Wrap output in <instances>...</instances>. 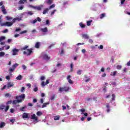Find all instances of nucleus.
I'll use <instances>...</instances> for the list:
<instances>
[{"label": "nucleus", "instance_id": "1", "mask_svg": "<svg viewBox=\"0 0 130 130\" xmlns=\"http://www.w3.org/2000/svg\"><path fill=\"white\" fill-rule=\"evenodd\" d=\"M16 21H21V18L19 17H16L12 20V22H6L4 23H2L3 20H2V17L0 16V24L1 26H7V27H11L14 23H15Z\"/></svg>", "mask_w": 130, "mask_h": 130}, {"label": "nucleus", "instance_id": "2", "mask_svg": "<svg viewBox=\"0 0 130 130\" xmlns=\"http://www.w3.org/2000/svg\"><path fill=\"white\" fill-rule=\"evenodd\" d=\"M10 109V106H6L4 104L0 105V110H4L5 109V112H7L8 110Z\"/></svg>", "mask_w": 130, "mask_h": 130}, {"label": "nucleus", "instance_id": "3", "mask_svg": "<svg viewBox=\"0 0 130 130\" xmlns=\"http://www.w3.org/2000/svg\"><path fill=\"white\" fill-rule=\"evenodd\" d=\"M27 51L28 52L26 51H23V54H26L27 56H29L30 54H31L32 52H33V51H32V49H27Z\"/></svg>", "mask_w": 130, "mask_h": 130}, {"label": "nucleus", "instance_id": "4", "mask_svg": "<svg viewBox=\"0 0 130 130\" xmlns=\"http://www.w3.org/2000/svg\"><path fill=\"white\" fill-rule=\"evenodd\" d=\"M25 97H26V95H25V94L22 93V94H21V95H20L19 96H16V100H18L20 99H22V100H21L22 101V100H24V99H25Z\"/></svg>", "mask_w": 130, "mask_h": 130}, {"label": "nucleus", "instance_id": "5", "mask_svg": "<svg viewBox=\"0 0 130 130\" xmlns=\"http://www.w3.org/2000/svg\"><path fill=\"white\" fill-rule=\"evenodd\" d=\"M42 56L43 59H45V60H49V59H50V57L48 56V55L46 54H43Z\"/></svg>", "mask_w": 130, "mask_h": 130}, {"label": "nucleus", "instance_id": "6", "mask_svg": "<svg viewBox=\"0 0 130 130\" xmlns=\"http://www.w3.org/2000/svg\"><path fill=\"white\" fill-rule=\"evenodd\" d=\"M48 84H49V80H47L46 83L44 81H42L41 85L42 87H45V86H46V85H48Z\"/></svg>", "mask_w": 130, "mask_h": 130}, {"label": "nucleus", "instance_id": "7", "mask_svg": "<svg viewBox=\"0 0 130 130\" xmlns=\"http://www.w3.org/2000/svg\"><path fill=\"white\" fill-rule=\"evenodd\" d=\"M12 55H17V54L19 52V49L14 48L12 50Z\"/></svg>", "mask_w": 130, "mask_h": 130}, {"label": "nucleus", "instance_id": "8", "mask_svg": "<svg viewBox=\"0 0 130 130\" xmlns=\"http://www.w3.org/2000/svg\"><path fill=\"white\" fill-rule=\"evenodd\" d=\"M30 119H33L34 120H35V121H37L38 120V117L36 116L35 114H34L32 115H31Z\"/></svg>", "mask_w": 130, "mask_h": 130}, {"label": "nucleus", "instance_id": "9", "mask_svg": "<svg viewBox=\"0 0 130 130\" xmlns=\"http://www.w3.org/2000/svg\"><path fill=\"white\" fill-rule=\"evenodd\" d=\"M21 102H22V100H14V101H13L12 104L16 105L17 103H21Z\"/></svg>", "mask_w": 130, "mask_h": 130}, {"label": "nucleus", "instance_id": "10", "mask_svg": "<svg viewBox=\"0 0 130 130\" xmlns=\"http://www.w3.org/2000/svg\"><path fill=\"white\" fill-rule=\"evenodd\" d=\"M40 31L43 32V33H47V32H48V29L47 27H45L44 28H41Z\"/></svg>", "mask_w": 130, "mask_h": 130}, {"label": "nucleus", "instance_id": "11", "mask_svg": "<svg viewBox=\"0 0 130 130\" xmlns=\"http://www.w3.org/2000/svg\"><path fill=\"white\" fill-rule=\"evenodd\" d=\"M23 118H30V117H29V114L27 113H24L22 115Z\"/></svg>", "mask_w": 130, "mask_h": 130}, {"label": "nucleus", "instance_id": "12", "mask_svg": "<svg viewBox=\"0 0 130 130\" xmlns=\"http://www.w3.org/2000/svg\"><path fill=\"white\" fill-rule=\"evenodd\" d=\"M8 88H11V87H14V83L12 82H8L7 84Z\"/></svg>", "mask_w": 130, "mask_h": 130}, {"label": "nucleus", "instance_id": "13", "mask_svg": "<svg viewBox=\"0 0 130 130\" xmlns=\"http://www.w3.org/2000/svg\"><path fill=\"white\" fill-rule=\"evenodd\" d=\"M46 4L47 5H51L53 3V0H47L45 1Z\"/></svg>", "mask_w": 130, "mask_h": 130}, {"label": "nucleus", "instance_id": "14", "mask_svg": "<svg viewBox=\"0 0 130 130\" xmlns=\"http://www.w3.org/2000/svg\"><path fill=\"white\" fill-rule=\"evenodd\" d=\"M82 37L84 38V39H89V36L87 34L82 35Z\"/></svg>", "mask_w": 130, "mask_h": 130}, {"label": "nucleus", "instance_id": "15", "mask_svg": "<svg viewBox=\"0 0 130 130\" xmlns=\"http://www.w3.org/2000/svg\"><path fill=\"white\" fill-rule=\"evenodd\" d=\"M48 11H49V8H46L45 10H44V11L43 12V15L46 14V13H47L48 12Z\"/></svg>", "mask_w": 130, "mask_h": 130}, {"label": "nucleus", "instance_id": "16", "mask_svg": "<svg viewBox=\"0 0 130 130\" xmlns=\"http://www.w3.org/2000/svg\"><path fill=\"white\" fill-rule=\"evenodd\" d=\"M79 26L81 27V28H85L86 27V25L84 24V23H83V22H80L79 23Z\"/></svg>", "mask_w": 130, "mask_h": 130}, {"label": "nucleus", "instance_id": "17", "mask_svg": "<svg viewBox=\"0 0 130 130\" xmlns=\"http://www.w3.org/2000/svg\"><path fill=\"white\" fill-rule=\"evenodd\" d=\"M35 47L36 48H39L40 47V43L39 42H37L35 44Z\"/></svg>", "mask_w": 130, "mask_h": 130}, {"label": "nucleus", "instance_id": "18", "mask_svg": "<svg viewBox=\"0 0 130 130\" xmlns=\"http://www.w3.org/2000/svg\"><path fill=\"white\" fill-rule=\"evenodd\" d=\"M18 66H19V64L16 63L12 66V68L15 70H16V68H17V67H18Z\"/></svg>", "mask_w": 130, "mask_h": 130}, {"label": "nucleus", "instance_id": "19", "mask_svg": "<svg viewBox=\"0 0 130 130\" xmlns=\"http://www.w3.org/2000/svg\"><path fill=\"white\" fill-rule=\"evenodd\" d=\"M5 125H6V123L4 122H2L0 124V128H3V127H4V126H5Z\"/></svg>", "mask_w": 130, "mask_h": 130}, {"label": "nucleus", "instance_id": "20", "mask_svg": "<svg viewBox=\"0 0 130 130\" xmlns=\"http://www.w3.org/2000/svg\"><path fill=\"white\" fill-rule=\"evenodd\" d=\"M6 19L8 20V21H11V20H13V17H11L10 16H7L6 17Z\"/></svg>", "mask_w": 130, "mask_h": 130}, {"label": "nucleus", "instance_id": "21", "mask_svg": "<svg viewBox=\"0 0 130 130\" xmlns=\"http://www.w3.org/2000/svg\"><path fill=\"white\" fill-rule=\"evenodd\" d=\"M22 79H23V76L22 75H19L16 78V80H21Z\"/></svg>", "mask_w": 130, "mask_h": 130}, {"label": "nucleus", "instance_id": "22", "mask_svg": "<svg viewBox=\"0 0 130 130\" xmlns=\"http://www.w3.org/2000/svg\"><path fill=\"white\" fill-rule=\"evenodd\" d=\"M64 91L65 92H68V91H69V90H70V87H69V86H64Z\"/></svg>", "mask_w": 130, "mask_h": 130}, {"label": "nucleus", "instance_id": "23", "mask_svg": "<svg viewBox=\"0 0 130 130\" xmlns=\"http://www.w3.org/2000/svg\"><path fill=\"white\" fill-rule=\"evenodd\" d=\"M49 102L44 103L42 105V108H44V107H46L47 105H49Z\"/></svg>", "mask_w": 130, "mask_h": 130}, {"label": "nucleus", "instance_id": "24", "mask_svg": "<svg viewBox=\"0 0 130 130\" xmlns=\"http://www.w3.org/2000/svg\"><path fill=\"white\" fill-rule=\"evenodd\" d=\"M93 22V20H88L87 21V25L91 26V23Z\"/></svg>", "mask_w": 130, "mask_h": 130}, {"label": "nucleus", "instance_id": "25", "mask_svg": "<svg viewBox=\"0 0 130 130\" xmlns=\"http://www.w3.org/2000/svg\"><path fill=\"white\" fill-rule=\"evenodd\" d=\"M42 114L43 113H42V112L41 111H38L37 113V115H38V116H41Z\"/></svg>", "mask_w": 130, "mask_h": 130}, {"label": "nucleus", "instance_id": "26", "mask_svg": "<svg viewBox=\"0 0 130 130\" xmlns=\"http://www.w3.org/2000/svg\"><path fill=\"white\" fill-rule=\"evenodd\" d=\"M35 10H38V11H41V7L40 6H35Z\"/></svg>", "mask_w": 130, "mask_h": 130}, {"label": "nucleus", "instance_id": "27", "mask_svg": "<svg viewBox=\"0 0 130 130\" xmlns=\"http://www.w3.org/2000/svg\"><path fill=\"white\" fill-rule=\"evenodd\" d=\"M59 118H60V116H56L54 118V120H59Z\"/></svg>", "mask_w": 130, "mask_h": 130}, {"label": "nucleus", "instance_id": "28", "mask_svg": "<svg viewBox=\"0 0 130 130\" xmlns=\"http://www.w3.org/2000/svg\"><path fill=\"white\" fill-rule=\"evenodd\" d=\"M115 101V94H113L112 95L111 101Z\"/></svg>", "mask_w": 130, "mask_h": 130}, {"label": "nucleus", "instance_id": "29", "mask_svg": "<svg viewBox=\"0 0 130 130\" xmlns=\"http://www.w3.org/2000/svg\"><path fill=\"white\" fill-rule=\"evenodd\" d=\"M116 73H117V71H116L111 72V76H115V75H116Z\"/></svg>", "mask_w": 130, "mask_h": 130}, {"label": "nucleus", "instance_id": "30", "mask_svg": "<svg viewBox=\"0 0 130 130\" xmlns=\"http://www.w3.org/2000/svg\"><path fill=\"white\" fill-rule=\"evenodd\" d=\"M5 39H6V37L1 36L0 37V42H2V41H3V40H5Z\"/></svg>", "mask_w": 130, "mask_h": 130}, {"label": "nucleus", "instance_id": "31", "mask_svg": "<svg viewBox=\"0 0 130 130\" xmlns=\"http://www.w3.org/2000/svg\"><path fill=\"white\" fill-rule=\"evenodd\" d=\"M26 108H27V106H25L24 107L21 108L20 109V111H24V110H25V109H26Z\"/></svg>", "mask_w": 130, "mask_h": 130}, {"label": "nucleus", "instance_id": "32", "mask_svg": "<svg viewBox=\"0 0 130 130\" xmlns=\"http://www.w3.org/2000/svg\"><path fill=\"white\" fill-rule=\"evenodd\" d=\"M55 4H53L49 7V10H50L51 9H53V8H55Z\"/></svg>", "mask_w": 130, "mask_h": 130}, {"label": "nucleus", "instance_id": "33", "mask_svg": "<svg viewBox=\"0 0 130 130\" xmlns=\"http://www.w3.org/2000/svg\"><path fill=\"white\" fill-rule=\"evenodd\" d=\"M104 17H105V13H102L100 15V19H103V18H104Z\"/></svg>", "mask_w": 130, "mask_h": 130}, {"label": "nucleus", "instance_id": "34", "mask_svg": "<svg viewBox=\"0 0 130 130\" xmlns=\"http://www.w3.org/2000/svg\"><path fill=\"white\" fill-rule=\"evenodd\" d=\"M40 80L41 81H44V80H45V76H41Z\"/></svg>", "mask_w": 130, "mask_h": 130}, {"label": "nucleus", "instance_id": "35", "mask_svg": "<svg viewBox=\"0 0 130 130\" xmlns=\"http://www.w3.org/2000/svg\"><path fill=\"white\" fill-rule=\"evenodd\" d=\"M14 71H15L13 68H10L9 70V72L10 73V74H12V73H13V72H14Z\"/></svg>", "mask_w": 130, "mask_h": 130}, {"label": "nucleus", "instance_id": "36", "mask_svg": "<svg viewBox=\"0 0 130 130\" xmlns=\"http://www.w3.org/2000/svg\"><path fill=\"white\" fill-rule=\"evenodd\" d=\"M82 72V71L81 70H78V71L77 72V75H81Z\"/></svg>", "mask_w": 130, "mask_h": 130}, {"label": "nucleus", "instance_id": "37", "mask_svg": "<svg viewBox=\"0 0 130 130\" xmlns=\"http://www.w3.org/2000/svg\"><path fill=\"white\" fill-rule=\"evenodd\" d=\"M68 82L69 83V84H71V85H73V84H74V81L72 80V79H69L68 80Z\"/></svg>", "mask_w": 130, "mask_h": 130}, {"label": "nucleus", "instance_id": "38", "mask_svg": "<svg viewBox=\"0 0 130 130\" xmlns=\"http://www.w3.org/2000/svg\"><path fill=\"white\" fill-rule=\"evenodd\" d=\"M5 54H6V53H5V52H0V56H5Z\"/></svg>", "mask_w": 130, "mask_h": 130}, {"label": "nucleus", "instance_id": "39", "mask_svg": "<svg viewBox=\"0 0 130 130\" xmlns=\"http://www.w3.org/2000/svg\"><path fill=\"white\" fill-rule=\"evenodd\" d=\"M34 13H33V12L29 11L27 12V15H29V16H32Z\"/></svg>", "mask_w": 130, "mask_h": 130}, {"label": "nucleus", "instance_id": "40", "mask_svg": "<svg viewBox=\"0 0 130 130\" xmlns=\"http://www.w3.org/2000/svg\"><path fill=\"white\" fill-rule=\"evenodd\" d=\"M63 91H64V87H60L59 88V92H62Z\"/></svg>", "mask_w": 130, "mask_h": 130}, {"label": "nucleus", "instance_id": "41", "mask_svg": "<svg viewBox=\"0 0 130 130\" xmlns=\"http://www.w3.org/2000/svg\"><path fill=\"white\" fill-rule=\"evenodd\" d=\"M121 68H122V67L121 65H117V70H121Z\"/></svg>", "mask_w": 130, "mask_h": 130}, {"label": "nucleus", "instance_id": "42", "mask_svg": "<svg viewBox=\"0 0 130 130\" xmlns=\"http://www.w3.org/2000/svg\"><path fill=\"white\" fill-rule=\"evenodd\" d=\"M28 47H29V46H25L24 47H23V48H22V50H26L27 48H28Z\"/></svg>", "mask_w": 130, "mask_h": 130}, {"label": "nucleus", "instance_id": "43", "mask_svg": "<svg viewBox=\"0 0 130 130\" xmlns=\"http://www.w3.org/2000/svg\"><path fill=\"white\" fill-rule=\"evenodd\" d=\"M19 5H23L24 4V1L23 0H20L19 2Z\"/></svg>", "mask_w": 130, "mask_h": 130}, {"label": "nucleus", "instance_id": "44", "mask_svg": "<svg viewBox=\"0 0 130 130\" xmlns=\"http://www.w3.org/2000/svg\"><path fill=\"white\" fill-rule=\"evenodd\" d=\"M55 97V95H53L52 96H51L50 100L51 101L54 100Z\"/></svg>", "mask_w": 130, "mask_h": 130}, {"label": "nucleus", "instance_id": "45", "mask_svg": "<svg viewBox=\"0 0 130 130\" xmlns=\"http://www.w3.org/2000/svg\"><path fill=\"white\" fill-rule=\"evenodd\" d=\"M23 70H26L27 69V67L25 64H23L22 66Z\"/></svg>", "mask_w": 130, "mask_h": 130}, {"label": "nucleus", "instance_id": "46", "mask_svg": "<svg viewBox=\"0 0 130 130\" xmlns=\"http://www.w3.org/2000/svg\"><path fill=\"white\" fill-rule=\"evenodd\" d=\"M11 113H14V112H15V110L13 108L12 109H10V110Z\"/></svg>", "mask_w": 130, "mask_h": 130}, {"label": "nucleus", "instance_id": "47", "mask_svg": "<svg viewBox=\"0 0 130 130\" xmlns=\"http://www.w3.org/2000/svg\"><path fill=\"white\" fill-rule=\"evenodd\" d=\"M24 33H27V30H23L22 31L20 32L19 34H24Z\"/></svg>", "mask_w": 130, "mask_h": 130}, {"label": "nucleus", "instance_id": "48", "mask_svg": "<svg viewBox=\"0 0 130 130\" xmlns=\"http://www.w3.org/2000/svg\"><path fill=\"white\" fill-rule=\"evenodd\" d=\"M56 10H54L53 11L51 12V16H52V15H54V13H55V11Z\"/></svg>", "mask_w": 130, "mask_h": 130}, {"label": "nucleus", "instance_id": "49", "mask_svg": "<svg viewBox=\"0 0 130 130\" xmlns=\"http://www.w3.org/2000/svg\"><path fill=\"white\" fill-rule=\"evenodd\" d=\"M34 92H37L38 91V87L36 86L34 89Z\"/></svg>", "mask_w": 130, "mask_h": 130}, {"label": "nucleus", "instance_id": "50", "mask_svg": "<svg viewBox=\"0 0 130 130\" xmlns=\"http://www.w3.org/2000/svg\"><path fill=\"white\" fill-rule=\"evenodd\" d=\"M3 14H4L5 15H6V14H7V11L6 10V9H4V10H2Z\"/></svg>", "mask_w": 130, "mask_h": 130}, {"label": "nucleus", "instance_id": "51", "mask_svg": "<svg viewBox=\"0 0 130 130\" xmlns=\"http://www.w3.org/2000/svg\"><path fill=\"white\" fill-rule=\"evenodd\" d=\"M37 22V19H35L33 21H31V24H35Z\"/></svg>", "mask_w": 130, "mask_h": 130}, {"label": "nucleus", "instance_id": "52", "mask_svg": "<svg viewBox=\"0 0 130 130\" xmlns=\"http://www.w3.org/2000/svg\"><path fill=\"white\" fill-rule=\"evenodd\" d=\"M5 97H11V94H10V93H6L5 94Z\"/></svg>", "mask_w": 130, "mask_h": 130}, {"label": "nucleus", "instance_id": "53", "mask_svg": "<svg viewBox=\"0 0 130 130\" xmlns=\"http://www.w3.org/2000/svg\"><path fill=\"white\" fill-rule=\"evenodd\" d=\"M9 30L8 29H6L4 30H3V33H8Z\"/></svg>", "mask_w": 130, "mask_h": 130}, {"label": "nucleus", "instance_id": "54", "mask_svg": "<svg viewBox=\"0 0 130 130\" xmlns=\"http://www.w3.org/2000/svg\"><path fill=\"white\" fill-rule=\"evenodd\" d=\"M90 81H91V78H88L87 79H86V80H85V82H86V83H88V82H90Z\"/></svg>", "mask_w": 130, "mask_h": 130}, {"label": "nucleus", "instance_id": "55", "mask_svg": "<svg viewBox=\"0 0 130 130\" xmlns=\"http://www.w3.org/2000/svg\"><path fill=\"white\" fill-rule=\"evenodd\" d=\"M25 90V87H22L21 89V92H24V91Z\"/></svg>", "mask_w": 130, "mask_h": 130}, {"label": "nucleus", "instance_id": "56", "mask_svg": "<svg viewBox=\"0 0 130 130\" xmlns=\"http://www.w3.org/2000/svg\"><path fill=\"white\" fill-rule=\"evenodd\" d=\"M6 80H8V81H9V80L10 79V76H6Z\"/></svg>", "mask_w": 130, "mask_h": 130}, {"label": "nucleus", "instance_id": "57", "mask_svg": "<svg viewBox=\"0 0 130 130\" xmlns=\"http://www.w3.org/2000/svg\"><path fill=\"white\" fill-rule=\"evenodd\" d=\"M8 104H12V101H8L7 103V105Z\"/></svg>", "mask_w": 130, "mask_h": 130}, {"label": "nucleus", "instance_id": "58", "mask_svg": "<svg viewBox=\"0 0 130 130\" xmlns=\"http://www.w3.org/2000/svg\"><path fill=\"white\" fill-rule=\"evenodd\" d=\"M80 111L82 113H84L86 111V110L85 109H80Z\"/></svg>", "mask_w": 130, "mask_h": 130}, {"label": "nucleus", "instance_id": "59", "mask_svg": "<svg viewBox=\"0 0 130 130\" xmlns=\"http://www.w3.org/2000/svg\"><path fill=\"white\" fill-rule=\"evenodd\" d=\"M125 0H121V5H123L124 4Z\"/></svg>", "mask_w": 130, "mask_h": 130}, {"label": "nucleus", "instance_id": "60", "mask_svg": "<svg viewBox=\"0 0 130 130\" xmlns=\"http://www.w3.org/2000/svg\"><path fill=\"white\" fill-rule=\"evenodd\" d=\"M37 21H38V22H41V18H40V17H37Z\"/></svg>", "mask_w": 130, "mask_h": 130}, {"label": "nucleus", "instance_id": "61", "mask_svg": "<svg viewBox=\"0 0 130 130\" xmlns=\"http://www.w3.org/2000/svg\"><path fill=\"white\" fill-rule=\"evenodd\" d=\"M26 86L28 87V88H31V84L30 83L27 84Z\"/></svg>", "mask_w": 130, "mask_h": 130}, {"label": "nucleus", "instance_id": "62", "mask_svg": "<svg viewBox=\"0 0 130 130\" xmlns=\"http://www.w3.org/2000/svg\"><path fill=\"white\" fill-rule=\"evenodd\" d=\"M99 48H100V49H102L103 48V45H101L99 47Z\"/></svg>", "mask_w": 130, "mask_h": 130}, {"label": "nucleus", "instance_id": "63", "mask_svg": "<svg viewBox=\"0 0 130 130\" xmlns=\"http://www.w3.org/2000/svg\"><path fill=\"white\" fill-rule=\"evenodd\" d=\"M93 99L95 102H97V97H94Z\"/></svg>", "mask_w": 130, "mask_h": 130}, {"label": "nucleus", "instance_id": "64", "mask_svg": "<svg viewBox=\"0 0 130 130\" xmlns=\"http://www.w3.org/2000/svg\"><path fill=\"white\" fill-rule=\"evenodd\" d=\"M127 66L128 67H130V61H129L128 62H127Z\"/></svg>", "mask_w": 130, "mask_h": 130}]
</instances>
